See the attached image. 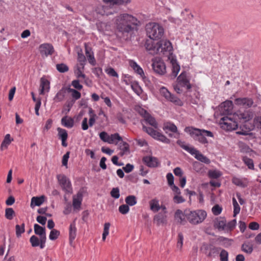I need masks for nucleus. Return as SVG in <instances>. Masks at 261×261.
<instances>
[{
  "instance_id": "nucleus-1",
  "label": "nucleus",
  "mask_w": 261,
  "mask_h": 261,
  "mask_svg": "<svg viewBox=\"0 0 261 261\" xmlns=\"http://www.w3.org/2000/svg\"><path fill=\"white\" fill-rule=\"evenodd\" d=\"M157 47L158 54L169 56L168 59L172 65V73L170 76L171 79H175L180 70V66L172 56V46L171 42L167 40H161L157 42Z\"/></svg>"
},
{
  "instance_id": "nucleus-2",
  "label": "nucleus",
  "mask_w": 261,
  "mask_h": 261,
  "mask_svg": "<svg viewBox=\"0 0 261 261\" xmlns=\"http://www.w3.org/2000/svg\"><path fill=\"white\" fill-rule=\"evenodd\" d=\"M139 23V21L136 17L128 14H121L116 19L117 29L122 33L132 32Z\"/></svg>"
},
{
  "instance_id": "nucleus-3",
  "label": "nucleus",
  "mask_w": 261,
  "mask_h": 261,
  "mask_svg": "<svg viewBox=\"0 0 261 261\" xmlns=\"http://www.w3.org/2000/svg\"><path fill=\"white\" fill-rule=\"evenodd\" d=\"M185 131L189 134L191 137L195 140L198 141L202 144L208 143V141L205 136L214 137L213 134L211 131L196 128L193 127H186L185 128Z\"/></svg>"
},
{
  "instance_id": "nucleus-4",
  "label": "nucleus",
  "mask_w": 261,
  "mask_h": 261,
  "mask_svg": "<svg viewBox=\"0 0 261 261\" xmlns=\"http://www.w3.org/2000/svg\"><path fill=\"white\" fill-rule=\"evenodd\" d=\"M177 144L182 149L190 153L191 155H194L195 158L197 160L206 164H208L211 163V161L209 159L202 154L199 150L194 147L186 145L185 142L181 140H178L177 141Z\"/></svg>"
},
{
  "instance_id": "nucleus-5",
  "label": "nucleus",
  "mask_w": 261,
  "mask_h": 261,
  "mask_svg": "<svg viewBox=\"0 0 261 261\" xmlns=\"http://www.w3.org/2000/svg\"><path fill=\"white\" fill-rule=\"evenodd\" d=\"M146 30L147 35L152 39L157 40L160 39L164 34L163 27L155 22H150L147 24Z\"/></svg>"
},
{
  "instance_id": "nucleus-6",
  "label": "nucleus",
  "mask_w": 261,
  "mask_h": 261,
  "mask_svg": "<svg viewBox=\"0 0 261 261\" xmlns=\"http://www.w3.org/2000/svg\"><path fill=\"white\" fill-rule=\"evenodd\" d=\"M186 219L192 224L201 223L206 217V213L204 211H190L186 210Z\"/></svg>"
},
{
  "instance_id": "nucleus-7",
  "label": "nucleus",
  "mask_w": 261,
  "mask_h": 261,
  "mask_svg": "<svg viewBox=\"0 0 261 261\" xmlns=\"http://www.w3.org/2000/svg\"><path fill=\"white\" fill-rule=\"evenodd\" d=\"M152 67L153 71L159 75H164L166 72V66L164 62L160 58L152 59Z\"/></svg>"
},
{
  "instance_id": "nucleus-8",
  "label": "nucleus",
  "mask_w": 261,
  "mask_h": 261,
  "mask_svg": "<svg viewBox=\"0 0 261 261\" xmlns=\"http://www.w3.org/2000/svg\"><path fill=\"white\" fill-rule=\"evenodd\" d=\"M220 123L222 125V127L227 130L236 129L238 127V123L229 116L222 118L220 119Z\"/></svg>"
},
{
  "instance_id": "nucleus-9",
  "label": "nucleus",
  "mask_w": 261,
  "mask_h": 261,
  "mask_svg": "<svg viewBox=\"0 0 261 261\" xmlns=\"http://www.w3.org/2000/svg\"><path fill=\"white\" fill-rule=\"evenodd\" d=\"M57 179L60 185L64 191L68 193H72V190L70 181L65 175L63 174L58 175Z\"/></svg>"
},
{
  "instance_id": "nucleus-10",
  "label": "nucleus",
  "mask_w": 261,
  "mask_h": 261,
  "mask_svg": "<svg viewBox=\"0 0 261 261\" xmlns=\"http://www.w3.org/2000/svg\"><path fill=\"white\" fill-rule=\"evenodd\" d=\"M161 95L164 96L167 100H169L177 105L181 106L182 102L181 100L171 94V93L165 87H162L160 90Z\"/></svg>"
},
{
  "instance_id": "nucleus-11",
  "label": "nucleus",
  "mask_w": 261,
  "mask_h": 261,
  "mask_svg": "<svg viewBox=\"0 0 261 261\" xmlns=\"http://www.w3.org/2000/svg\"><path fill=\"white\" fill-rule=\"evenodd\" d=\"M99 138L103 142H108L110 144L113 143L116 140L118 141L122 140V138L118 133H115L109 136L105 132H102L99 134Z\"/></svg>"
},
{
  "instance_id": "nucleus-12",
  "label": "nucleus",
  "mask_w": 261,
  "mask_h": 261,
  "mask_svg": "<svg viewBox=\"0 0 261 261\" xmlns=\"http://www.w3.org/2000/svg\"><path fill=\"white\" fill-rule=\"evenodd\" d=\"M200 250L202 251L207 256L210 257L213 254L217 253L218 252L217 248L211 244L203 243L200 247Z\"/></svg>"
},
{
  "instance_id": "nucleus-13",
  "label": "nucleus",
  "mask_w": 261,
  "mask_h": 261,
  "mask_svg": "<svg viewBox=\"0 0 261 261\" xmlns=\"http://www.w3.org/2000/svg\"><path fill=\"white\" fill-rule=\"evenodd\" d=\"M39 51L42 56L51 55L55 51L53 46L49 43L42 44L39 46Z\"/></svg>"
},
{
  "instance_id": "nucleus-14",
  "label": "nucleus",
  "mask_w": 261,
  "mask_h": 261,
  "mask_svg": "<svg viewBox=\"0 0 261 261\" xmlns=\"http://www.w3.org/2000/svg\"><path fill=\"white\" fill-rule=\"evenodd\" d=\"M232 102L230 100H226L221 104L219 110L222 115H229L232 112Z\"/></svg>"
},
{
  "instance_id": "nucleus-15",
  "label": "nucleus",
  "mask_w": 261,
  "mask_h": 261,
  "mask_svg": "<svg viewBox=\"0 0 261 261\" xmlns=\"http://www.w3.org/2000/svg\"><path fill=\"white\" fill-rule=\"evenodd\" d=\"M154 39H148L146 40L145 46L149 54L152 55L158 54L157 42L155 43L153 41Z\"/></svg>"
},
{
  "instance_id": "nucleus-16",
  "label": "nucleus",
  "mask_w": 261,
  "mask_h": 261,
  "mask_svg": "<svg viewBox=\"0 0 261 261\" xmlns=\"http://www.w3.org/2000/svg\"><path fill=\"white\" fill-rule=\"evenodd\" d=\"M177 83L181 87H186L187 89H190L191 88L189 80L187 78V73L182 72L177 79Z\"/></svg>"
},
{
  "instance_id": "nucleus-17",
  "label": "nucleus",
  "mask_w": 261,
  "mask_h": 261,
  "mask_svg": "<svg viewBox=\"0 0 261 261\" xmlns=\"http://www.w3.org/2000/svg\"><path fill=\"white\" fill-rule=\"evenodd\" d=\"M143 161L149 167L154 168L159 166L160 162L158 159L152 156H146L143 158Z\"/></svg>"
},
{
  "instance_id": "nucleus-18",
  "label": "nucleus",
  "mask_w": 261,
  "mask_h": 261,
  "mask_svg": "<svg viewBox=\"0 0 261 261\" xmlns=\"http://www.w3.org/2000/svg\"><path fill=\"white\" fill-rule=\"evenodd\" d=\"M167 215L161 212L154 216L153 221L158 226L161 225H165L167 223Z\"/></svg>"
},
{
  "instance_id": "nucleus-19",
  "label": "nucleus",
  "mask_w": 261,
  "mask_h": 261,
  "mask_svg": "<svg viewBox=\"0 0 261 261\" xmlns=\"http://www.w3.org/2000/svg\"><path fill=\"white\" fill-rule=\"evenodd\" d=\"M186 211L184 212L180 210H177L174 214V219L177 223L181 225L186 224Z\"/></svg>"
},
{
  "instance_id": "nucleus-20",
  "label": "nucleus",
  "mask_w": 261,
  "mask_h": 261,
  "mask_svg": "<svg viewBox=\"0 0 261 261\" xmlns=\"http://www.w3.org/2000/svg\"><path fill=\"white\" fill-rule=\"evenodd\" d=\"M85 54L89 63L92 65L94 66L96 64V61L91 48L89 46L87 43H85Z\"/></svg>"
},
{
  "instance_id": "nucleus-21",
  "label": "nucleus",
  "mask_w": 261,
  "mask_h": 261,
  "mask_svg": "<svg viewBox=\"0 0 261 261\" xmlns=\"http://www.w3.org/2000/svg\"><path fill=\"white\" fill-rule=\"evenodd\" d=\"M142 113L141 115L144 118V120L149 123L150 125L153 126L154 128H157L158 123L155 121L154 118L152 117L149 113H148L146 111L144 110H142Z\"/></svg>"
},
{
  "instance_id": "nucleus-22",
  "label": "nucleus",
  "mask_w": 261,
  "mask_h": 261,
  "mask_svg": "<svg viewBox=\"0 0 261 261\" xmlns=\"http://www.w3.org/2000/svg\"><path fill=\"white\" fill-rule=\"evenodd\" d=\"M235 102L237 105L242 106L246 108L251 107L253 104V100L249 98H237Z\"/></svg>"
},
{
  "instance_id": "nucleus-23",
  "label": "nucleus",
  "mask_w": 261,
  "mask_h": 261,
  "mask_svg": "<svg viewBox=\"0 0 261 261\" xmlns=\"http://www.w3.org/2000/svg\"><path fill=\"white\" fill-rule=\"evenodd\" d=\"M83 199V194L81 192H79L76 195L73 196L72 205L75 210H80L82 204Z\"/></svg>"
},
{
  "instance_id": "nucleus-24",
  "label": "nucleus",
  "mask_w": 261,
  "mask_h": 261,
  "mask_svg": "<svg viewBox=\"0 0 261 261\" xmlns=\"http://www.w3.org/2000/svg\"><path fill=\"white\" fill-rule=\"evenodd\" d=\"M214 227L219 230L226 229V220L222 217L217 218L214 221Z\"/></svg>"
},
{
  "instance_id": "nucleus-25",
  "label": "nucleus",
  "mask_w": 261,
  "mask_h": 261,
  "mask_svg": "<svg viewBox=\"0 0 261 261\" xmlns=\"http://www.w3.org/2000/svg\"><path fill=\"white\" fill-rule=\"evenodd\" d=\"M237 116L239 119L246 122L252 119L253 117V113L250 111H247L244 112L240 111L238 113Z\"/></svg>"
},
{
  "instance_id": "nucleus-26",
  "label": "nucleus",
  "mask_w": 261,
  "mask_h": 261,
  "mask_svg": "<svg viewBox=\"0 0 261 261\" xmlns=\"http://www.w3.org/2000/svg\"><path fill=\"white\" fill-rule=\"evenodd\" d=\"M76 228L75 227V221L70 224L69 229V244L73 246V241L76 237Z\"/></svg>"
},
{
  "instance_id": "nucleus-27",
  "label": "nucleus",
  "mask_w": 261,
  "mask_h": 261,
  "mask_svg": "<svg viewBox=\"0 0 261 261\" xmlns=\"http://www.w3.org/2000/svg\"><path fill=\"white\" fill-rule=\"evenodd\" d=\"M66 91H67V88L65 87H63L61 90H60L54 98L55 102H59L62 101L65 98Z\"/></svg>"
},
{
  "instance_id": "nucleus-28",
  "label": "nucleus",
  "mask_w": 261,
  "mask_h": 261,
  "mask_svg": "<svg viewBox=\"0 0 261 261\" xmlns=\"http://www.w3.org/2000/svg\"><path fill=\"white\" fill-rule=\"evenodd\" d=\"M45 196L42 195L40 197H33L31 199V207H34V206H40L44 201Z\"/></svg>"
},
{
  "instance_id": "nucleus-29",
  "label": "nucleus",
  "mask_w": 261,
  "mask_h": 261,
  "mask_svg": "<svg viewBox=\"0 0 261 261\" xmlns=\"http://www.w3.org/2000/svg\"><path fill=\"white\" fill-rule=\"evenodd\" d=\"M40 94H44V92L45 90H46L47 91H48L49 89V81L44 79L43 77H42L40 80Z\"/></svg>"
},
{
  "instance_id": "nucleus-30",
  "label": "nucleus",
  "mask_w": 261,
  "mask_h": 261,
  "mask_svg": "<svg viewBox=\"0 0 261 261\" xmlns=\"http://www.w3.org/2000/svg\"><path fill=\"white\" fill-rule=\"evenodd\" d=\"M34 232L36 234L40 236V238H46L45 228L37 224L34 225Z\"/></svg>"
},
{
  "instance_id": "nucleus-31",
  "label": "nucleus",
  "mask_w": 261,
  "mask_h": 261,
  "mask_svg": "<svg viewBox=\"0 0 261 261\" xmlns=\"http://www.w3.org/2000/svg\"><path fill=\"white\" fill-rule=\"evenodd\" d=\"M13 141V139L10 136V134H7L4 138V140L3 141L1 145V150H3L8 148V146L11 144V143Z\"/></svg>"
},
{
  "instance_id": "nucleus-32",
  "label": "nucleus",
  "mask_w": 261,
  "mask_h": 261,
  "mask_svg": "<svg viewBox=\"0 0 261 261\" xmlns=\"http://www.w3.org/2000/svg\"><path fill=\"white\" fill-rule=\"evenodd\" d=\"M61 123L66 127L71 128L74 125V120L72 118L66 116L62 118Z\"/></svg>"
},
{
  "instance_id": "nucleus-33",
  "label": "nucleus",
  "mask_w": 261,
  "mask_h": 261,
  "mask_svg": "<svg viewBox=\"0 0 261 261\" xmlns=\"http://www.w3.org/2000/svg\"><path fill=\"white\" fill-rule=\"evenodd\" d=\"M150 209L153 212H157L160 210L159 201L156 198L151 200L149 202Z\"/></svg>"
},
{
  "instance_id": "nucleus-34",
  "label": "nucleus",
  "mask_w": 261,
  "mask_h": 261,
  "mask_svg": "<svg viewBox=\"0 0 261 261\" xmlns=\"http://www.w3.org/2000/svg\"><path fill=\"white\" fill-rule=\"evenodd\" d=\"M163 128L167 134H168L167 130L172 133H176L177 132V128L176 125L170 122L165 123Z\"/></svg>"
},
{
  "instance_id": "nucleus-35",
  "label": "nucleus",
  "mask_w": 261,
  "mask_h": 261,
  "mask_svg": "<svg viewBox=\"0 0 261 261\" xmlns=\"http://www.w3.org/2000/svg\"><path fill=\"white\" fill-rule=\"evenodd\" d=\"M153 138L164 143L169 144L170 143V140L169 139L159 132H156Z\"/></svg>"
},
{
  "instance_id": "nucleus-36",
  "label": "nucleus",
  "mask_w": 261,
  "mask_h": 261,
  "mask_svg": "<svg viewBox=\"0 0 261 261\" xmlns=\"http://www.w3.org/2000/svg\"><path fill=\"white\" fill-rule=\"evenodd\" d=\"M242 250L247 253L251 254L253 251V245L249 242L244 243L241 247Z\"/></svg>"
},
{
  "instance_id": "nucleus-37",
  "label": "nucleus",
  "mask_w": 261,
  "mask_h": 261,
  "mask_svg": "<svg viewBox=\"0 0 261 261\" xmlns=\"http://www.w3.org/2000/svg\"><path fill=\"white\" fill-rule=\"evenodd\" d=\"M126 204L128 206H134L137 203V198L134 195H129L125 199Z\"/></svg>"
},
{
  "instance_id": "nucleus-38",
  "label": "nucleus",
  "mask_w": 261,
  "mask_h": 261,
  "mask_svg": "<svg viewBox=\"0 0 261 261\" xmlns=\"http://www.w3.org/2000/svg\"><path fill=\"white\" fill-rule=\"evenodd\" d=\"M232 204L233 206V217H235L240 212V206L235 198H232Z\"/></svg>"
},
{
  "instance_id": "nucleus-39",
  "label": "nucleus",
  "mask_w": 261,
  "mask_h": 261,
  "mask_svg": "<svg viewBox=\"0 0 261 261\" xmlns=\"http://www.w3.org/2000/svg\"><path fill=\"white\" fill-rule=\"evenodd\" d=\"M15 215V212L12 208H6L5 210V217L8 220H12Z\"/></svg>"
},
{
  "instance_id": "nucleus-40",
  "label": "nucleus",
  "mask_w": 261,
  "mask_h": 261,
  "mask_svg": "<svg viewBox=\"0 0 261 261\" xmlns=\"http://www.w3.org/2000/svg\"><path fill=\"white\" fill-rule=\"evenodd\" d=\"M16 229V235L17 237L19 238L21 236V234L23 233L24 231V224L22 223L21 225H16L15 226Z\"/></svg>"
},
{
  "instance_id": "nucleus-41",
  "label": "nucleus",
  "mask_w": 261,
  "mask_h": 261,
  "mask_svg": "<svg viewBox=\"0 0 261 261\" xmlns=\"http://www.w3.org/2000/svg\"><path fill=\"white\" fill-rule=\"evenodd\" d=\"M57 70L61 73H64L68 71V67L64 63L58 64L56 65Z\"/></svg>"
},
{
  "instance_id": "nucleus-42",
  "label": "nucleus",
  "mask_w": 261,
  "mask_h": 261,
  "mask_svg": "<svg viewBox=\"0 0 261 261\" xmlns=\"http://www.w3.org/2000/svg\"><path fill=\"white\" fill-rule=\"evenodd\" d=\"M131 88L138 95H140L143 92L141 87L137 83H133L131 85Z\"/></svg>"
},
{
  "instance_id": "nucleus-43",
  "label": "nucleus",
  "mask_w": 261,
  "mask_h": 261,
  "mask_svg": "<svg viewBox=\"0 0 261 261\" xmlns=\"http://www.w3.org/2000/svg\"><path fill=\"white\" fill-rule=\"evenodd\" d=\"M67 90L68 92L71 93L72 96L75 99H78L81 97V94L80 92L77 91V90L71 89L70 88H67Z\"/></svg>"
},
{
  "instance_id": "nucleus-44",
  "label": "nucleus",
  "mask_w": 261,
  "mask_h": 261,
  "mask_svg": "<svg viewBox=\"0 0 261 261\" xmlns=\"http://www.w3.org/2000/svg\"><path fill=\"white\" fill-rule=\"evenodd\" d=\"M110 223L109 222L106 223L104 224V228H103V232L102 233V239L103 241H105L106 240V238L107 236H108L109 233V228L110 227Z\"/></svg>"
},
{
  "instance_id": "nucleus-45",
  "label": "nucleus",
  "mask_w": 261,
  "mask_h": 261,
  "mask_svg": "<svg viewBox=\"0 0 261 261\" xmlns=\"http://www.w3.org/2000/svg\"><path fill=\"white\" fill-rule=\"evenodd\" d=\"M77 56L78 61L80 63L82 68L84 69V65L86 62V58L82 51L81 53L78 52Z\"/></svg>"
},
{
  "instance_id": "nucleus-46",
  "label": "nucleus",
  "mask_w": 261,
  "mask_h": 261,
  "mask_svg": "<svg viewBox=\"0 0 261 261\" xmlns=\"http://www.w3.org/2000/svg\"><path fill=\"white\" fill-rule=\"evenodd\" d=\"M250 132V130L249 129H247V128H244L241 126L236 133L238 135L246 136L250 135L252 134Z\"/></svg>"
},
{
  "instance_id": "nucleus-47",
  "label": "nucleus",
  "mask_w": 261,
  "mask_h": 261,
  "mask_svg": "<svg viewBox=\"0 0 261 261\" xmlns=\"http://www.w3.org/2000/svg\"><path fill=\"white\" fill-rule=\"evenodd\" d=\"M58 135L61 139H67L68 134L67 131L63 128L58 127L57 128Z\"/></svg>"
},
{
  "instance_id": "nucleus-48",
  "label": "nucleus",
  "mask_w": 261,
  "mask_h": 261,
  "mask_svg": "<svg viewBox=\"0 0 261 261\" xmlns=\"http://www.w3.org/2000/svg\"><path fill=\"white\" fill-rule=\"evenodd\" d=\"M184 236L181 232H179L178 234V239L177 242V248L179 249L180 251L182 249L183 245Z\"/></svg>"
},
{
  "instance_id": "nucleus-49",
  "label": "nucleus",
  "mask_w": 261,
  "mask_h": 261,
  "mask_svg": "<svg viewBox=\"0 0 261 261\" xmlns=\"http://www.w3.org/2000/svg\"><path fill=\"white\" fill-rule=\"evenodd\" d=\"M143 130L153 138H154V136H155V134L157 132V131L153 129V128L151 127H147L144 125H143Z\"/></svg>"
},
{
  "instance_id": "nucleus-50",
  "label": "nucleus",
  "mask_w": 261,
  "mask_h": 261,
  "mask_svg": "<svg viewBox=\"0 0 261 261\" xmlns=\"http://www.w3.org/2000/svg\"><path fill=\"white\" fill-rule=\"evenodd\" d=\"M243 160L244 163L248 166V168L250 169H254L253 161L252 159L245 156L243 158Z\"/></svg>"
},
{
  "instance_id": "nucleus-51",
  "label": "nucleus",
  "mask_w": 261,
  "mask_h": 261,
  "mask_svg": "<svg viewBox=\"0 0 261 261\" xmlns=\"http://www.w3.org/2000/svg\"><path fill=\"white\" fill-rule=\"evenodd\" d=\"M60 235V231L57 229H53L49 234V238L51 240H55Z\"/></svg>"
},
{
  "instance_id": "nucleus-52",
  "label": "nucleus",
  "mask_w": 261,
  "mask_h": 261,
  "mask_svg": "<svg viewBox=\"0 0 261 261\" xmlns=\"http://www.w3.org/2000/svg\"><path fill=\"white\" fill-rule=\"evenodd\" d=\"M30 241L33 247H37L39 245L40 240L35 236H32Z\"/></svg>"
},
{
  "instance_id": "nucleus-53",
  "label": "nucleus",
  "mask_w": 261,
  "mask_h": 261,
  "mask_svg": "<svg viewBox=\"0 0 261 261\" xmlns=\"http://www.w3.org/2000/svg\"><path fill=\"white\" fill-rule=\"evenodd\" d=\"M208 175L211 178H217L221 175V173L217 170H210L208 171Z\"/></svg>"
},
{
  "instance_id": "nucleus-54",
  "label": "nucleus",
  "mask_w": 261,
  "mask_h": 261,
  "mask_svg": "<svg viewBox=\"0 0 261 261\" xmlns=\"http://www.w3.org/2000/svg\"><path fill=\"white\" fill-rule=\"evenodd\" d=\"M232 182L234 185L243 188H245L246 186V185L242 181L241 179L237 177H233L232 178Z\"/></svg>"
},
{
  "instance_id": "nucleus-55",
  "label": "nucleus",
  "mask_w": 261,
  "mask_h": 261,
  "mask_svg": "<svg viewBox=\"0 0 261 261\" xmlns=\"http://www.w3.org/2000/svg\"><path fill=\"white\" fill-rule=\"evenodd\" d=\"M111 195L112 197L118 199L120 197L119 189L118 188H114L111 191Z\"/></svg>"
},
{
  "instance_id": "nucleus-56",
  "label": "nucleus",
  "mask_w": 261,
  "mask_h": 261,
  "mask_svg": "<svg viewBox=\"0 0 261 261\" xmlns=\"http://www.w3.org/2000/svg\"><path fill=\"white\" fill-rule=\"evenodd\" d=\"M129 208L127 204H122L119 207V211L122 214H126L129 211Z\"/></svg>"
},
{
  "instance_id": "nucleus-57",
  "label": "nucleus",
  "mask_w": 261,
  "mask_h": 261,
  "mask_svg": "<svg viewBox=\"0 0 261 261\" xmlns=\"http://www.w3.org/2000/svg\"><path fill=\"white\" fill-rule=\"evenodd\" d=\"M220 256L221 261H228V253L225 250L223 249L221 251Z\"/></svg>"
},
{
  "instance_id": "nucleus-58",
  "label": "nucleus",
  "mask_w": 261,
  "mask_h": 261,
  "mask_svg": "<svg viewBox=\"0 0 261 261\" xmlns=\"http://www.w3.org/2000/svg\"><path fill=\"white\" fill-rule=\"evenodd\" d=\"M222 207L218 204H216L212 208V212L215 215H219L222 212Z\"/></svg>"
},
{
  "instance_id": "nucleus-59",
  "label": "nucleus",
  "mask_w": 261,
  "mask_h": 261,
  "mask_svg": "<svg viewBox=\"0 0 261 261\" xmlns=\"http://www.w3.org/2000/svg\"><path fill=\"white\" fill-rule=\"evenodd\" d=\"M106 72L108 74L111 76L116 77H118V74L113 68H108L106 70Z\"/></svg>"
},
{
  "instance_id": "nucleus-60",
  "label": "nucleus",
  "mask_w": 261,
  "mask_h": 261,
  "mask_svg": "<svg viewBox=\"0 0 261 261\" xmlns=\"http://www.w3.org/2000/svg\"><path fill=\"white\" fill-rule=\"evenodd\" d=\"M237 223V221L236 219H233L230 222H229L227 224H226V229L232 230L233 229Z\"/></svg>"
},
{
  "instance_id": "nucleus-61",
  "label": "nucleus",
  "mask_w": 261,
  "mask_h": 261,
  "mask_svg": "<svg viewBox=\"0 0 261 261\" xmlns=\"http://www.w3.org/2000/svg\"><path fill=\"white\" fill-rule=\"evenodd\" d=\"M167 179L168 180V185L172 186L174 185V177L172 173H169L167 174Z\"/></svg>"
},
{
  "instance_id": "nucleus-62",
  "label": "nucleus",
  "mask_w": 261,
  "mask_h": 261,
  "mask_svg": "<svg viewBox=\"0 0 261 261\" xmlns=\"http://www.w3.org/2000/svg\"><path fill=\"white\" fill-rule=\"evenodd\" d=\"M70 152H67L63 156L62 163L63 166H66L67 165L68 160L69 158Z\"/></svg>"
},
{
  "instance_id": "nucleus-63",
  "label": "nucleus",
  "mask_w": 261,
  "mask_h": 261,
  "mask_svg": "<svg viewBox=\"0 0 261 261\" xmlns=\"http://www.w3.org/2000/svg\"><path fill=\"white\" fill-rule=\"evenodd\" d=\"M253 123L255 127L261 129V116L255 118Z\"/></svg>"
},
{
  "instance_id": "nucleus-64",
  "label": "nucleus",
  "mask_w": 261,
  "mask_h": 261,
  "mask_svg": "<svg viewBox=\"0 0 261 261\" xmlns=\"http://www.w3.org/2000/svg\"><path fill=\"white\" fill-rule=\"evenodd\" d=\"M259 225L258 223H257L256 222H251L249 224V228L251 230H258L259 229Z\"/></svg>"
}]
</instances>
